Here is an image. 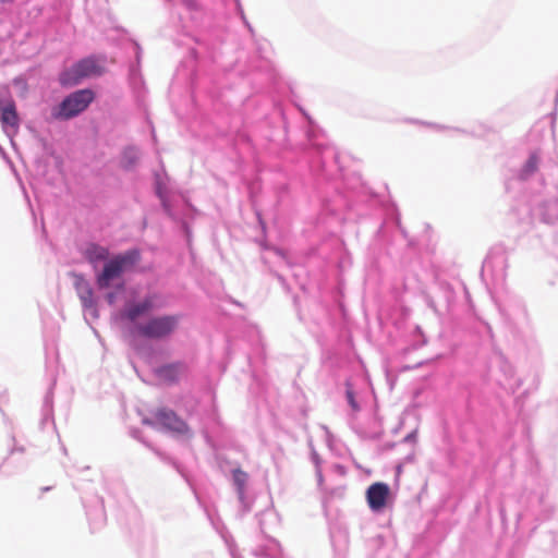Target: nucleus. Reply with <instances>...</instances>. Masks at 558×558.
Returning <instances> with one entry per match:
<instances>
[{
  "instance_id": "1",
  "label": "nucleus",
  "mask_w": 558,
  "mask_h": 558,
  "mask_svg": "<svg viewBox=\"0 0 558 558\" xmlns=\"http://www.w3.org/2000/svg\"><path fill=\"white\" fill-rule=\"evenodd\" d=\"M155 310V298L146 296L143 300L126 306L123 316L133 324V332L138 337L149 340H163L169 338L178 329L179 315L153 316L145 322H140L142 316Z\"/></svg>"
},
{
  "instance_id": "2",
  "label": "nucleus",
  "mask_w": 558,
  "mask_h": 558,
  "mask_svg": "<svg viewBox=\"0 0 558 558\" xmlns=\"http://www.w3.org/2000/svg\"><path fill=\"white\" fill-rule=\"evenodd\" d=\"M140 257L137 250H130L112 257L105 264L102 271L97 276L98 287L101 289L108 288L112 280L120 278L124 271L137 264Z\"/></svg>"
},
{
  "instance_id": "3",
  "label": "nucleus",
  "mask_w": 558,
  "mask_h": 558,
  "mask_svg": "<svg viewBox=\"0 0 558 558\" xmlns=\"http://www.w3.org/2000/svg\"><path fill=\"white\" fill-rule=\"evenodd\" d=\"M104 73V66L99 59L96 57H87L60 75V83L63 86H73L78 84L82 80L90 76H99Z\"/></svg>"
},
{
  "instance_id": "4",
  "label": "nucleus",
  "mask_w": 558,
  "mask_h": 558,
  "mask_svg": "<svg viewBox=\"0 0 558 558\" xmlns=\"http://www.w3.org/2000/svg\"><path fill=\"white\" fill-rule=\"evenodd\" d=\"M95 94L92 89L85 88L70 94L63 99L53 112L56 119L68 120L83 112L94 100Z\"/></svg>"
},
{
  "instance_id": "5",
  "label": "nucleus",
  "mask_w": 558,
  "mask_h": 558,
  "mask_svg": "<svg viewBox=\"0 0 558 558\" xmlns=\"http://www.w3.org/2000/svg\"><path fill=\"white\" fill-rule=\"evenodd\" d=\"M155 420L159 425L172 433L185 435L190 432L187 424L171 410L159 409L155 413Z\"/></svg>"
},
{
  "instance_id": "6",
  "label": "nucleus",
  "mask_w": 558,
  "mask_h": 558,
  "mask_svg": "<svg viewBox=\"0 0 558 558\" xmlns=\"http://www.w3.org/2000/svg\"><path fill=\"white\" fill-rule=\"evenodd\" d=\"M389 486L385 483L377 482L372 484L366 490V500L368 507L373 511H380L386 507L389 497Z\"/></svg>"
},
{
  "instance_id": "7",
  "label": "nucleus",
  "mask_w": 558,
  "mask_h": 558,
  "mask_svg": "<svg viewBox=\"0 0 558 558\" xmlns=\"http://www.w3.org/2000/svg\"><path fill=\"white\" fill-rule=\"evenodd\" d=\"M0 121L4 128L16 129L19 126L16 107L12 99L0 100Z\"/></svg>"
},
{
  "instance_id": "8",
  "label": "nucleus",
  "mask_w": 558,
  "mask_h": 558,
  "mask_svg": "<svg viewBox=\"0 0 558 558\" xmlns=\"http://www.w3.org/2000/svg\"><path fill=\"white\" fill-rule=\"evenodd\" d=\"M184 372V366L180 363L170 364L160 367L157 371L159 378L166 383H173L178 380L180 375Z\"/></svg>"
},
{
  "instance_id": "9",
  "label": "nucleus",
  "mask_w": 558,
  "mask_h": 558,
  "mask_svg": "<svg viewBox=\"0 0 558 558\" xmlns=\"http://www.w3.org/2000/svg\"><path fill=\"white\" fill-rule=\"evenodd\" d=\"M76 289L82 301L84 307H92L94 305L93 302V290L90 286L83 279V277H78L76 280Z\"/></svg>"
},
{
  "instance_id": "10",
  "label": "nucleus",
  "mask_w": 558,
  "mask_h": 558,
  "mask_svg": "<svg viewBox=\"0 0 558 558\" xmlns=\"http://www.w3.org/2000/svg\"><path fill=\"white\" fill-rule=\"evenodd\" d=\"M108 257H109V251H108V248H106L104 246H100L97 244H92L86 250V258L90 263L106 260Z\"/></svg>"
},
{
  "instance_id": "11",
  "label": "nucleus",
  "mask_w": 558,
  "mask_h": 558,
  "mask_svg": "<svg viewBox=\"0 0 558 558\" xmlns=\"http://www.w3.org/2000/svg\"><path fill=\"white\" fill-rule=\"evenodd\" d=\"M233 475V482L238 487V490L240 494H243L246 481H247V473L242 471L241 469H235L232 472Z\"/></svg>"
},
{
  "instance_id": "12",
  "label": "nucleus",
  "mask_w": 558,
  "mask_h": 558,
  "mask_svg": "<svg viewBox=\"0 0 558 558\" xmlns=\"http://www.w3.org/2000/svg\"><path fill=\"white\" fill-rule=\"evenodd\" d=\"M140 159V153L135 148H128L123 153V160L125 166H133Z\"/></svg>"
},
{
  "instance_id": "13",
  "label": "nucleus",
  "mask_w": 558,
  "mask_h": 558,
  "mask_svg": "<svg viewBox=\"0 0 558 558\" xmlns=\"http://www.w3.org/2000/svg\"><path fill=\"white\" fill-rule=\"evenodd\" d=\"M345 396H347V399H348V402L350 404V407L352 408V410L354 411H357L360 408H359V404L355 400V396H354V391H353V388H352V385L347 381L345 383Z\"/></svg>"
},
{
  "instance_id": "14",
  "label": "nucleus",
  "mask_w": 558,
  "mask_h": 558,
  "mask_svg": "<svg viewBox=\"0 0 558 558\" xmlns=\"http://www.w3.org/2000/svg\"><path fill=\"white\" fill-rule=\"evenodd\" d=\"M537 165H538V158L535 155H532L524 166V170H523L524 174L530 175L533 172H535L537 169Z\"/></svg>"
},
{
  "instance_id": "15",
  "label": "nucleus",
  "mask_w": 558,
  "mask_h": 558,
  "mask_svg": "<svg viewBox=\"0 0 558 558\" xmlns=\"http://www.w3.org/2000/svg\"><path fill=\"white\" fill-rule=\"evenodd\" d=\"M107 299H108V302H109L110 304H113V303H114V299H116V296H114V294H113V293H110V294H108Z\"/></svg>"
},
{
  "instance_id": "16",
  "label": "nucleus",
  "mask_w": 558,
  "mask_h": 558,
  "mask_svg": "<svg viewBox=\"0 0 558 558\" xmlns=\"http://www.w3.org/2000/svg\"><path fill=\"white\" fill-rule=\"evenodd\" d=\"M0 1L5 3V2H12L13 0H0Z\"/></svg>"
},
{
  "instance_id": "17",
  "label": "nucleus",
  "mask_w": 558,
  "mask_h": 558,
  "mask_svg": "<svg viewBox=\"0 0 558 558\" xmlns=\"http://www.w3.org/2000/svg\"><path fill=\"white\" fill-rule=\"evenodd\" d=\"M145 424L153 425V423L148 420L145 421Z\"/></svg>"
}]
</instances>
